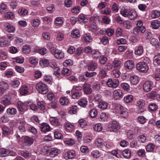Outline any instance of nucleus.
<instances>
[{"label": "nucleus", "instance_id": "1", "mask_svg": "<svg viewBox=\"0 0 160 160\" xmlns=\"http://www.w3.org/2000/svg\"><path fill=\"white\" fill-rule=\"evenodd\" d=\"M36 88L39 93L43 94H46L48 91V86L42 82H39L37 83Z\"/></svg>", "mask_w": 160, "mask_h": 160}, {"label": "nucleus", "instance_id": "2", "mask_svg": "<svg viewBox=\"0 0 160 160\" xmlns=\"http://www.w3.org/2000/svg\"><path fill=\"white\" fill-rule=\"evenodd\" d=\"M136 68L138 71L144 73L147 72L149 69L147 64L144 62H139L136 64Z\"/></svg>", "mask_w": 160, "mask_h": 160}, {"label": "nucleus", "instance_id": "3", "mask_svg": "<svg viewBox=\"0 0 160 160\" xmlns=\"http://www.w3.org/2000/svg\"><path fill=\"white\" fill-rule=\"evenodd\" d=\"M59 151V149L57 148H48L46 149L45 154L47 156L53 158L58 154Z\"/></svg>", "mask_w": 160, "mask_h": 160}, {"label": "nucleus", "instance_id": "4", "mask_svg": "<svg viewBox=\"0 0 160 160\" xmlns=\"http://www.w3.org/2000/svg\"><path fill=\"white\" fill-rule=\"evenodd\" d=\"M119 82L118 79H112L109 78L107 82V86L110 88H116L119 85Z\"/></svg>", "mask_w": 160, "mask_h": 160}, {"label": "nucleus", "instance_id": "5", "mask_svg": "<svg viewBox=\"0 0 160 160\" xmlns=\"http://www.w3.org/2000/svg\"><path fill=\"white\" fill-rule=\"evenodd\" d=\"M31 103V102L29 101L23 103L21 101H19L17 102L18 109L20 112H22L25 110L28 104Z\"/></svg>", "mask_w": 160, "mask_h": 160}, {"label": "nucleus", "instance_id": "6", "mask_svg": "<svg viewBox=\"0 0 160 160\" xmlns=\"http://www.w3.org/2000/svg\"><path fill=\"white\" fill-rule=\"evenodd\" d=\"M11 99V97L10 95H5L1 98V103L5 106H7L12 104Z\"/></svg>", "mask_w": 160, "mask_h": 160}, {"label": "nucleus", "instance_id": "7", "mask_svg": "<svg viewBox=\"0 0 160 160\" xmlns=\"http://www.w3.org/2000/svg\"><path fill=\"white\" fill-rule=\"evenodd\" d=\"M108 128L110 131L116 132L120 128V126L116 121H113L108 125Z\"/></svg>", "mask_w": 160, "mask_h": 160}, {"label": "nucleus", "instance_id": "8", "mask_svg": "<svg viewBox=\"0 0 160 160\" xmlns=\"http://www.w3.org/2000/svg\"><path fill=\"white\" fill-rule=\"evenodd\" d=\"M152 82L149 81L145 82L143 84V88L146 92H148L150 91L152 88Z\"/></svg>", "mask_w": 160, "mask_h": 160}, {"label": "nucleus", "instance_id": "9", "mask_svg": "<svg viewBox=\"0 0 160 160\" xmlns=\"http://www.w3.org/2000/svg\"><path fill=\"white\" fill-rule=\"evenodd\" d=\"M40 128L41 131L45 133L50 130V128L48 124L46 123H43L40 125Z\"/></svg>", "mask_w": 160, "mask_h": 160}, {"label": "nucleus", "instance_id": "10", "mask_svg": "<svg viewBox=\"0 0 160 160\" xmlns=\"http://www.w3.org/2000/svg\"><path fill=\"white\" fill-rule=\"evenodd\" d=\"M87 67L89 71H94L97 68V63L94 61H90Z\"/></svg>", "mask_w": 160, "mask_h": 160}, {"label": "nucleus", "instance_id": "11", "mask_svg": "<svg viewBox=\"0 0 160 160\" xmlns=\"http://www.w3.org/2000/svg\"><path fill=\"white\" fill-rule=\"evenodd\" d=\"M4 27L6 31L9 32H13L15 29L14 26L7 22L4 24Z\"/></svg>", "mask_w": 160, "mask_h": 160}, {"label": "nucleus", "instance_id": "12", "mask_svg": "<svg viewBox=\"0 0 160 160\" xmlns=\"http://www.w3.org/2000/svg\"><path fill=\"white\" fill-rule=\"evenodd\" d=\"M83 92L86 94H90L92 92V89L88 84H85L83 87Z\"/></svg>", "mask_w": 160, "mask_h": 160}, {"label": "nucleus", "instance_id": "13", "mask_svg": "<svg viewBox=\"0 0 160 160\" xmlns=\"http://www.w3.org/2000/svg\"><path fill=\"white\" fill-rule=\"evenodd\" d=\"M113 95L115 99H118L122 97V92L119 89L115 90L113 92Z\"/></svg>", "mask_w": 160, "mask_h": 160}, {"label": "nucleus", "instance_id": "14", "mask_svg": "<svg viewBox=\"0 0 160 160\" xmlns=\"http://www.w3.org/2000/svg\"><path fill=\"white\" fill-rule=\"evenodd\" d=\"M55 44L52 42L48 43L47 44V48L49 49L50 52L53 54L57 50L55 48Z\"/></svg>", "mask_w": 160, "mask_h": 160}, {"label": "nucleus", "instance_id": "15", "mask_svg": "<svg viewBox=\"0 0 160 160\" xmlns=\"http://www.w3.org/2000/svg\"><path fill=\"white\" fill-rule=\"evenodd\" d=\"M119 108L120 111L119 113L121 116L124 118L127 117L128 115V113L127 111L126 108L121 106H120Z\"/></svg>", "mask_w": 160, "mask_h": 160}, {"label": "nucleus", "instance_id": "16", "mask_svg": "<svg viewBox=\"0 0 160 160\" xmlns=\"http://www.w3.org/2000/svg\"><path fill=\"white\" fill-rule=\"evenodd\" d=\"M124 66L128 69H132L134 67V63L132 60L127 61L124 63Z\"/></svg>", "mask_w": 160, "mask_h": 160}, {"label": "nucleus", "instance_id": "17", "mask_svg": "<svg viewBox=\"0 0 160 160\" xmlns=\"http://www.w3.org/2000/svg\"><path fill=\"white\" fill-rule=\"evenodd\" d=\"M56 58L60 59L63 58L64 57V54L63 52L61 50L57 49L55 52L53 54Z\"/></svg>", "mask_w": 160, "mask_h": 160}, {"label": "nucleus", "instance_id": "18", "mask_svg": "<svg viewBox=\"0 0 160 160\" xmlns=\"http://www.w3.org/2000/svg\"><path fill=\"white\" fill-rule=\"evenodd\" d=\"M72 93V97L74 99H77L79 98L82 95V93L80 92H75L73 91H71Z\"/></svg>", "mask_w": 160, "mask_h": 160}, {"label": "nucleus", "instance_id": "19", "mask_svg": "<svg viewBox=\"0 0 160 160\" xmlns=\"http://www.w3.org/2000/svg\"><path fill=\"white\" fill-rule=\"evenodd\" d=\"M131 82L133 85H136L139 81V78L136 75L131 76L130 78Z\"/></svg>", "mask_w": 160, "mask_h": 160}, {"label": "nucleus", "instance_id": "20", "mask_svg": "<svg viewBox=\"0 0 160 160\" xmlns=\"http://www.w3.org/2000/svg\"><path fill=\"white\" fill-rule=\"evenodd\" d=\"M88 101L86 98L81 99L78 101V103L80 106L85 108L87 105Z\"/></svg>", "mask_w": 160, "mask_h": 160}, {"label": "nucleus", "instance_id": "21", "mask_svg": "<svg viewBox=\"0 0 160 160\" xmlns=\"http://www.w3.org/2000/svg\"><path fill=\"white\" fill-rule=\"evenodd\" d=\"M10 153V151L7 149L2 148L0 149V157H4L7 156Z\"/></svg>", "mask_w": 160, "mask_h": 160}, {"label": "nucleus", "instance_id": "22", "mask_svg": "<svg viewBox=\"0 0 160 160\" xmlns=\"http://www.w3.org/2000/svg\"><path fill=\"white\" fill-rule=\"evenodd\" d=\"M128 17L131 20L135 19L137 17V14L135 11L131 10H130Z\"/></svg>", "mask_w": 160, "mask_h": 160}, {"label": "nucleus", "instance_id": "23", "mask_svg": "<svg viewBox=\"0 0 160 160\" xmlns=\"http://www.w3.org/2000/svg\"><path fill=\"white\" fill-rule=\"evenodd\" d=\"M2 134L5 136H7L11 134V131L10 129L6 126H3L2 128Z\"/></svg>", "mask_w": 160, "mask_h": 160}, {"label": "nucleus", "instance_id": "24", "mask_svg": "<svg viewBox=\"0 0 160 160\" xmlns=\"http://www.w3.org/2000/svg\"><path fill=\"white\" fill-rule=\"evenodd\" d=\"M33 142L32 138L26 136L24 138V143L26 145H31Z\"/></svg>", "mask_w": 160, "mask_h": 160}, {"label": "nucleus", "instance_id": "25", "mask_svg": "<svg viewBox=\"0 0 160 160\" xmlns=\"http://www.w3.org/2000/svg\"><path fill=\"white\" fill-rule=\"evenodd\" d=\"M151 25L152 28L157 29L160 26V22L158 20L152 21L151 22Z\"/></svg>", "mask_w": 160, "mask_h": 160}, {"label": "nucleus", "instance_id": "26", "mask_svg": "<svg viewBox=\"0 0 160 160\" xmlns=\"http://www.w3.org/2000/svg\"><path fill=\"white\" fill-rule=\"evenodd\" d=\"M130 10L122 8L120 11V14L125 17H128Z\"/></svg>", "mask_w": 160, "mask_h": 160}, {"label": "nucleus", "instance_id": "27", "mask_svg": "<svg viewBox=\"0 0 160 160\" xmlns=\"http://www.w3.org/2000/svg\"><path fill=\"white\" fill-rule=\"evenodd\" d=\"M160 15V11L158 10H152L151 12V17L153 18H158Z\"/></svg>", "mask_w": 160, "mask_h": 160}, {"label": "nucleus", "instance_id": "28", "mask_svg": "<svg viewBox=\"0 0 160 160\" xmlns=\"http://www.w3.org/2000/svg\"><path fill=\"white\" fill-rule=\"evenodd\" d=\"M67 157L68 159H72L75 156V152L74 151L71 150L68 151L66 153Z\"/></svg>", "mask_w": 160, "mask_h": 160}, {"label": "nucleus", "instance_id": "29", "mask_svg": "<svg viewBox=\"0 0 160 160\" xmlns=\"http://www.w3.org/2000/svg\"><path fill=\"white\" fill-rule=\"evenodd\" d=\"M122 155L123 157L127 158H128L131 156V152L130 150L126 149L122 152Z\"/></svg>", "mask_w": 160, "mask_h": 160}, {"label": "nucleus", "instance_id": "30", "mask_svg": "<svg viewBox=\"0 0 160 160\" xmlns=\"http://www.w3.org/2000/svg\"><path fill=\"white\" fill-rule=\"evenodd\" d=\"M133 96L130 95L125 96L124 98V101L126 103L131 102L133 101Z\"/></svg>", "mask_w": 160, "mask_h": 160}, {"label": "nucleus", "instance_id": "31", "mask_svg": "<svg viewBox=\"0 0 160 160\" xmlns=\"http://www.w3.org/2000/svg\"><path fill=\"white\" fill-rule=\"evenodd\" d=\"M134 52L135 54L140 55L143 52V48L142 46H139L138 47L137 49L135 50Z\"/></svg>", "mask_w": 160, "mask_h": 160}, {"label": "nucleus", "instance_id": "32", "mask_svg": "<svg viewBox=\"0 0 160 160\" xmlns=\"http://www.w3.org/2000/svg\"><path fill=\"white\" fill-rule=\"evenodd\" d=\"M22 50L23 53L27 54L30 52L31 47L29 45H25L23 46Z\"/></svg>", "mask_w": 160, "mask_h": 160}, {"label": "nucleus", "instance_id": "33", "mask_svg": "<svg viewBox=\"0 0 160 160\" xmlns=\"http://www.w3.org/2000/svg\"><path fill=\"white\" fill-rule=\"evenodd\" d=\"M7 112L9 115H13L16 113L17 110L14 108H8L7 110Z\"/></svg>", "mask_w": 160, "mask_h": 160}, {"label": "nucleus", "instance_id": "34", "mask_svg": "<svg viewBox=\"0 0 160 160\" xmlns=\"http://www.w3.org/2000/svg\"><path fill=\"white\" fill-rule=\"evenodd\" d=\"M72 37L74 38H78L80 37V34L78 30L75 29L72 31L71 33Z\"/></svg>", "mask_w": 160, "mask_h": 160}, {"label": "nucleus", "instance_id": "35", "mask_svg": "<svg viewBox=\"0 0 160 160\" xmlns=\"http://www.w3.org/2000/svg\"><path fill=\"white\" fill-rule=\"evenodd\" d=\"M123 27L127 29H130L132 27V25L128 21H124L122 24Z\"/></svg>", "mask_w": 160, "mask_h": 160}, {"label": "nucleus", "instance_id": "36", "mask_svg": "<svg viewBox=\"0 0 160 160\" xmlns=\"http://www.w3.org/2000/svg\"><path fill=\"white\" fill-rule=\"evenodd\" d=\"M50 121L53 125L57 126L59 125L60 123L58 119L55 118H51L50 119Z\"/></svg>", "mask_w": 160, "mask_h": 160}, {"label": "nucleus", "instance_id": "37", "mask_svg": "<svg viewBox=\"0 0 160 160\" xmlns=\"http://www.w3.org/2000/svg\"><path fill=\"white\" fill-rule=\"evenodd\" d=\"M108 103L104 101H102L100 102L99 103V107L102 109L104 110L107 108L108 106Z\"/></svg>", "mask_w": 160, "mask_h": 160}, {"label": "nucleus", "instance_id": "38", "mask_svg": "<svg viewBox=\"0 0 160 160\" xmlns=\"http://www.w3.org/2000/svg\"><path fill=\"white\" fill-rule=\"evenodd\" d=\"M95 143L97 147H99L103 146L104 144L102 140L100 138L97 139L95 141Z\"/></svg>", "mask_w": 160, "mask_h": 160}, {"label": "nucleus", "instance_id": "39", "mask_svg": "<svg viewBox=\"0 0 160 160\" xmlns=\"http://www.w3.org/2000/svg\"><path fill=\"white\" fill-rule=\"evenodd\" d=\"M121 62L118 60H114L112 62V65L115 68H119L121 66Z\"/></svg>", "mask_w": 160, "mask_h": 160}, {"label": "nucleus", "instance_id": "40", "mask_svg": "<svg viewBox=\"0 0 160 160\" xmlns=\"http://www.w3.org/2000/svg\"><path fill=\"white\" fill-rule=\"evenodd\" d=\"M78 21L80 22L83 21L87 22L88 19L86 16L83 14H81L79 15L78 17Z\"/></svg>", "mask_w": 160, "mask_h": 160}, {"label": "nucleus", "instance_id": "41", "mask_svg": "<svg viewBox=\"0 0 160 160\" xmlns=\"http://www.w3.org/2000/svg\"><path fill=\"white\" fill-rule=\"evenodd\" d=\"M112 76L114 78H118L119 77L120 72L118 69H115L112 71Z\"/></svg>", "mask_w": 160, "mask_h": 160}, {"label": "nucleus", "instance_id": "42", "mask_svg": "<svg viewBox=\"0 0 160 160\" xmlns=\"http://www.w3.org/2000/svg\"><path fill=\"white\" fill-rule=\"evenodd\" d=\"M37 105L39 108L41 110H43L45 109L46 104L43 101L38 102Z\"/></svg>", "mask_w": 160, "mask_h": 160}, {"label": "nucleus", "instance_id": "43", "mask_svg": "<svg viewBox=\"0 0 160 160\" xmlns=\"http://www.w3.org/2000/svg\"><path fill=\"white\" fill-rule=\"evenodd\" d=\"M65 128L67 130H72L74 128V126L69 123L66 122L64 124Z\"/></svg>", "mask_w": 160, "mask_h": 160}, {"label": "nucleus", "instance_id": "44", "mask_svg": "<svg viewBox=\"0 0 160 160\" xmlns=\"http://www.w3.org/2000/svg\"><path fill=\"white\" fill-rule=\"evenodd\" d=\"M59 101L62 105H67L69 102L68 100L66 97L61 98L59 99Z\"/></svg>", "mask_w": 160, "mask_h": 160}, {"label": "nucleus", "instance_id": "45", "mask_svg": "<svg viewBox=\"0 0 160 160\" xmlns=\"http://www.w3.org/2000/svg\"><path fill=\"white\" fill-rule=\"evenodd\" d=\"M0 86H1L0 88L3 89L4 91L8 89V84L6 82L3 81L0 82Z\"/></svg>", "mask_w": 160, "mask_h": 160}, {"label": "nucleus", "instance_id": "46", "mask_svg": "<svg viewBox=\"0 0 160 160\" xmlns=\"http://www.w3.org/2000/svg\"><path fill=\"white\" fill-rule=\"evenodd\" d=\"M121 87L126 91L128 92L130 90L129 85L126 83H122L121 84Z\"/></svg>", "mask_w": 160, "mask_h": 160}, {"label": "nucleus", "instance_id": "47", "mask_svg": "<svg viewBox=\"0 0 160 160\" xmlns=\"http://www.w3.org/2000/svg\"><path fill=\"white\" fill-rule=\"evenodd\" d=\"M145 105V102L143 100H139L137 101L136 106L142 109Z\"/></svg>", "mask_w": 160, "mask_h": 160}, {"label": "nucleus", "instance_id": "48", "mask_svg": "<svg viewBox=\"0 0 160 160\" xmlns=\"http://www.w3.org/2000/svg\"><path fill=\"white\" fill-rule=\"evenodd\" d=\"M98 114V112L95 108L91 109L90 111V115L91 118H94Z\"/></svg>", "mask_w": 160, "mask_h": 160}, {"label": "nucleus", "instance_id": "49", "mask_svg": "<svg viewBox=\"0 0 160 160\" xmlns=\"http://www.w3.org/2000/svg\"><path fill=\"white\" fill-rule=\"evenodd\" d=\"M61 73L65 76H68L71 74V71L68 68H63L61 71Z\"/></svg>", "mask_w": 160, "mask_h": 160}, {"label": "nucleus", "instance_id": "50", "mask_svg": "<svg viewBox=\"0 0 160 160\" xmlns=\"http://www.w3.org/2000/svg\"><path fill=\"white\" fill-rule=\"evenodd\" d=\"M62 20L61 17H58L56 18L55 22V24L56 26H59L62 24Z\"/></svg>", "mask_w": 160, "mask_h": 160}, {"label": "nucleus", "instance_id": "51", "mask_svg": "<svg viewBox=\"0 0 160 160\" xmlns=\"http://www.w3.org/2000/svg\"><path fill=\"white\" fill-rule=\"evenodd\" d=\"M20 92L21 94L24 95L28 92V88L25 86L22 87L20 89Z\"/></svg>", "mask_w": 160, "mask_h": 160}, {"label": "nucleus", "instance_id": "52", "mask_svg": "<svg viewBox=\"0 0 160 160\" xmlns=\"http://www.w3.org/2000/svg\"><path fill=\"white\" fill-rule=\"evenodd\" d=\"M154 145L152 144H148L146 147V150L147 152H150L154 150Z\"/></svg>", "mask_w": 160, "mask_h": 160}, {"label": "nucleus", "instance_id": "53", "mask_svg": "<svg viewBox=\"0 0 160 160\" xmlns=\"http://www.w3.org/2000/svg\"><path fill=\"white\" fill-rule=\"evenodd\" d=\"M7 6L4 3H2L0 7V12L4 13L7 11Z\"/></svg>", "mask_w": 160, "mask_h": 160}, {"label": "nucleus", "instance_id": "54", "mask_svg": "<svg viewBox=\"0 0 160 160\" xmlns=\"http://www.w3.org/2000/svg\"><path fill=\"white\" fill-rule=\"evenodd\" d=\"M83 38L85 41L86 42H90L92 41V37L89 34H85L83 35Z\"/></svg>", "mask_w": 160, "mask_h": 160}, {"label": "nucleus", "instance_id": "55", "mask_svg": "<svg viewBox=\"0 0 160 160\" xmlns=\"http://www.w3.org/2000/svg\"><path fill=\"white\" fill-rule=\"evenodd\" d=\"M138 139L139 142H144L146 139V135L143 134L140 135L138 136Z\"/></svg>", "mask_w": 160, "mask_h": 160}, {"label": "nucleus", "instance_id": "56", "mask_svg": "<svg viewBox=\"0 0 160 160\" xmlns=\"http://www.w3.org/2000/svg\"><path fill=\"white\" fill-rule=\"evenodd\" d=\"M64 38V36L62 33L59 32L58 33L56 38L57 40L58 41H62L63 39Z\"/></svg>", "mask_w": 160, "mask_h": 160}, {"label": "nucleus", "instance_id": "57", "mask_svg": "<svg viewBox=\"0 0 160 160\" xmlns=\"http://www.w3.org/2000/svg\"><path fill=\"white\" fill-rule=\"evenodd\" d=\"M21 155L26 159H27L30 156V154L28 151H22L21 153Z\"/></svg>", "mask_w": 160, "mask_h": 160}, {"label": "nucleus", "instance_id": "58", "mask_svg": "<svg viewBox=\"0 0 160 160\" xmlns=\"http://www.w3.org/2000/svg\"><path fill=\"white\" fill-rule=\"evenodd\" d=\"M49 66L52 68H53L54 69L57 70H59V68L58 67V65L57 64L56 62L54 61L51 62L49 63Z\"/></svg>", "mask_w": 160, "mask_h": 160}, {"label": "nucleus", "instance_id": "59", "mask_svg": "<svg viewBox=\"0 0 160 160\" xmlns=\"http://www.w3.org/2000/svg\"><path fill=\"white\" fill-rule=\"evenodd\" d=\"M18 131L17 132H18L21 133L25 132L26 131V129L24 124L19 125L18 126Z\"/></svg>", "mask_w": 160, "mask_h": 160}, {"label": "nucleus", "instance_id": "60", "mask_svg": "<svg viewBox=\"0 0 160 160\" xmlns=\"http://www.w3.org/2000/svg\"><path fill=\"white\" fill-rule=\"evenodd\" d=\"M91 53L93 57L94 58H97L100 56V53L98 51L95 50H92L91 52Z\"/></svg>", "mask_w": 160, "mask_h": 160}, {"label": "nucleus", "instance_id": "61", "mask_svg": "<svg viewBox=\"0 0 160 160\" xmlns=\"http://www.w3.org/2000/svg\"><path fill=\"white\" fill-rule=\"evenodd\" d=\"M80 8L79 6L73 7L71 9V12L74 14L78 13L79 12Z\"/></svg>", "mask_w": 160, "mask_h": 160}, {"label": "nucleus", "instance_id": "62", "mask_svg": "<svg viewBox=\"0 0 160 160\" xmlns=\"http://www.w3.org/2000/svg\"><path fill=\"white\" fill-rule=\"evenodd\" d=\"M149 109L153 111H155L157 109V106L155 103H152L149 105Z\"/></svg>", "mask_w": 160, "mask_h": 160}, {"label": "nucleus", "instance_id": "63", "mask_svg": "<svg viewBox=\"0 0 160 160\" xmlns=\"http://www.w3.org/2000/svg\"><path fill=\"white\" fill-rule=\"evenodd\" d=\"M91 154L94 158H98L100 155L99 152L98 150L93 151L91 153Z\"/></svg>", "mask_w": 160, "mask_h": 160}, {"label": "nucleus", "instance_id": "64", "mask_svg": "<svg viewBox=\"0 0 160 160\" xmlns=\"http://www.w3.org/2000/svg\"><path fill=\"white\" fill-rule=\"evenodd\" d=\"M154 62L157 63L158 65L160 66V56L157 54V56H155L154 57Z\"/></svg>", "mask_w": 160, "mask_h": 160}]
</instances>
